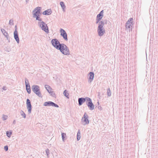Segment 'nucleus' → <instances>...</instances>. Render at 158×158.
<instances>
[{
	"label": "nucleus",
	"instance_id": "f257e3e1",
	"mask_svg": "<svg viewBox=\"0 0 158 158\" xmlns=\"http://www.w3.org/2000/svg\"><path fill=\"white\" fill-rule=\"evenodd\" d=\"M51 43L52 46L58 50H59L64 54H68L69 50L66 46L63 44H60L56 39L52 40Z\"/></svg>",
	"mask_w": 158,
	"mask_h": 158
},
{
	"label": "nucleus",
	"instance_id": "f03ea898",
	"mask_svg": "<svg viewBox=\"0 0 158 158\" xmlns=\"http://www.w3.org/2000/svg\"><path fill=\"white\" fill-rule=\"evenodd\" d=\"M104 25V22L101 21L99 24L97 28V32L98 35L99 36H102L105 33V31L104 28L103 27Z\"/></svg>",
	"mask_w": 158,
	"mask_h": 158
},
{
	"label": "nucleus",
	"instance_id": "7ed1b4c3",
	"mask_svg": "<svg viewBox=\"0 0 158 158\" xmlns=\"http://www.w3.org/2000/svg\"><path fill=\"white\" fill-rule=\"evenodd\" d=\"M31 89L33 92L39 97L42 98V96L40 91V87L36 85H33L31 86Z\"/></svg>",
	"mask_w": 158,
	"mask_h": 158
},
{
	"label": "nucleus",
	"instance_id": "20e7f679",
	"mask_svg": "<svg viewBox=\"0 0 158 158\" xmlns=\"http://www.w3.org/2000/svg\"><path fill=\"white\" fill-rule=\"evenodd\" d=\"M41 29L45 32L48 33L49 32L48 27L47 24L43 21L38 23Z\"/></svg>",
	"mask_w": 158,
	"mask_h": 158
},
{
	"label": "nucleus",
	"instance_id": "39448f33",
	"mask_svg": "<svg viewBox=\"0 0 158 158\" xmlns=\"http://www.w3.org/2000/svg\"><path fill=\"white\" fill-rule=\"evenodd\" d=\"M88 115L85 112L81 119L82 124L84 125L88 124L89 123V120L88 119Z\"/></svg>",
	"mask_w": 158,
	"mask_h": 158
},
{
	"label": "nucleus",
	"instance_id": "423d86ee",
	"mask_svg": "<svg viewBox=\"0 0 158 158\" xmlns=\"http://www.w3.org/2000/svg\"><path fill=\"white\" fill-rule=\"evenodd\" d=\"M87 99L86 101V105L90 110H93L94 109V106L92 102L91 99L90 98H87Z\"/></svg>",
	"mask_w": 158,
	"mask_h": 158
},
{
	"label": "nucleus",
	"instance_id": "0eeeda50",
	"mask_svg": "<svg viewBox=\"0 0 158 158\" xmlns=\"http://www.w3.org/2000/svg\"><path fill=\"white\" fill-rule=\"evenodd\" d=\"M44 106H52L56 107H59L58 105L51 101H48L45 102L44 104Z\"/></svg>",
	"mask_w": 158,
	"mask_h": 158
},
{
	"label": "nucleus",
	"instance_id": "6e6552de",
	"mask_svg": "<svg viewBox=\"0 0 158 158\" xmlns=\"http://www.w3.org/2000/svg\"><path fill=\"white\" fill-rule=\"evenodd\" d=\"M26 104L27 108L28 109L29 114L31 113V102L29 99H27L26 101Z\"/></svg>",
	"mask_w": 158,
	"mask_h": 158
},
{
	"label": "nucleus",
	"instance_id": "1a4fd4ad",
	"mask_svg": "<svg viewBox=\"0 0 158 158\" xmlns=\"http://www.w3.org/2000/svg\"><path fill=\"white\" fill-rule=\"evenodd\" d=\"M41 7H37L35 8L33 11V12H35L33 14V16H36V15H39L40 14H41Z\"/></svg>",
	"mask_w": 158,
	"mask_h": 158
},
{
	"label": "nucleus",
	"instance_id": "9d476101",
	"mask_svg": "<svg viewBox=\"0 0 158 158\" xmlns=\"http://www.w3.org/2000/svg\"><path fill=\"white\" fill-rule=\"evenodd\" d=\"M60 32L61 33L60 35L63 37L65 40H68L67 34L65 31L63 29L61 28Z\"/></svg>",
	"mask_w": 158,
	"mask_h": 158
},
{
	"label": "nucleus",
	"instance_id": "9b49d317",
	"mask_svg": "<svg viewBox=\"0 0 158 158\" xmlns=\"http://www.w3.org/2000/svg\"><path fill=\"white\" fill-rule=\"evenodd\" d=\"M87 98H89L87 97L85 98H78V105L79 106H81L86 101H87Z\"/></svg>",
	"mask_w": 158,
	"mask_h": 158
},
{
	"label": "nucleus",
	"instance_id": "f8f14e48",
	"mask_svg": "<svg viewBox=\"0 0 158 158\" xmlns=\"http://www.w3.org/2000/svg\"><path fill=\"white\" fill-rule=\"evenodd\" d=\"M89 75V76L88 79V82L89 83H91L93 80L94 74L93 72H90Z\"/></svg>",
	"mask_w": 158,
	"mask_h": 158
},
{
	"label": "nucleus",
	"instance_id": "ddd939ff",
	"mask_svg": "<svg viewBox=\"0 0 158 158\" xmlns=\"http://www.w3.org/2000/svg\"><path fill=\"white\" fill-rule=\"evenodd\" d=\"M14 38L16 41L17 42L18 44L19 42V40L18 34L17 31L16 29H15V30L14 32Z\"/></svg>",
	"mask_w": 158,
	"mask_h": 158
},
{
	"label": "nucleus",
	"instance_id": "4468645a",
	"mask_svg": "<svg viewBox=\"0 0 158 158\" xmlns=\"http://www.w3.org/2000/svg\"><path fill=\"white\" fill-rule=\"evenodd\" d=\"M52 13V11L50 9H48L44 11L42 14L44 15H49Z\"/></svg>",
	"mask_w": 158,
	"mask_h": 158
},
{
	"label": "nucleus",
	"instance_id": "2eb2a0df",
	"mask_svg": "<svg viewBox=\"0 0 158 158\" xmlns=\"http://www.w3.org/2000/svg\"><path fill=\"white\" fill-rule=\"evenodd\" d=\"M1 31L4 35L6 37L7 39L8 40H9V39L8 37V33L4 29H2Z\"/></svg>",
	"mask_w": 158,
	"mask_h": 158
},
{
	"label": "nucleus",
	"instance_id": "dca6fc26",
	"mask_svg": "<svg viewBox=\"0 0 158 158\" xmlns=\"http://www.w3.org/2000/svg\"><path fill=\"white\" fill-rule=\"evenodd\" d=\"M103 15V10H102L97 16L96 18L101 19Z\"/></svg>",
	"mask_w": 158,
	"mask_h": 158
},
{
	"label": "nucleus",
	"instance_id": "f3484780",
	"mask_svg": "<svg viewBox=\"0 0 158 158\" xmlns=\"http://www.w3.org/2000/svg\"><path fill=\"white\" fill-rule=\"evenodd\" d=\"M45 88L48 93L51 91L52 88L49 85H45Z\"/></svg>",
	"mask_w": 158,
	"mask_h": 158
},
{
	"label": "nucleus",
	"instance_id": "a211bd4d",
	"mask_svg": "<svg viewBox=\"0 0 158 158\" xmlns=\"http://www.w3.org/2000/svg\"><path fill=\"white\" fill-rule=\"evenodd\" d=\"M60 5L61 6L63 10V11H65V6L64 5V2H60Z\"/></svg>",
	"mask_w": 158,
	"mask_h": 158
},
{
	"label": "nucleus",
	"instance_id": "6ab92c4d",
	"mask_svg": "<svg viewBox=\"0 0 158 158\" xmlns=\"http://www.w3.org/2000/svg\"><path fill=\"white\" fill-rule=\"evenodd\" d=\"M81 133L80 131V130H78L77 132V140H79L81 137Z\"/></svg>",
	"mask_w": 158,
	"mask_h": 158
},
{
	"label": "nucleus",
	"instance_id": "aec40b11",
	"mask_svg": "<svg viewBox=\"0 0 158 158\" xmlns=\"http://www.w3.org/2000/svg\"><path fill=\"white\" fill-rule=\"evenodd\" d=\"M61 136H62V140L64 142L65 140L66 139V134L64 133H61Z\"/></svg>",
	"mask_w": 158,
	"mask_h": 158
},
{
	"label": "nucleus",
	"instance_id": "412c9836",
	"mask_svg": "<svg viewBox=\"0 0 158 158\" xmlns=\"http://www.w3.org/2000/svg\"><path fill=\"white\" fill-rule=\"evenodd\" d=\"M63 94L68 98H69V94L67 93V91L66 90H65L64 91Z\"/></svg>",
	"mask_w": 158,
	"mask_h": 158
},
{
	"label": "nucleus",
	"instance_id": "4be33fe9",
	"mask_svg": "<svg viewBox=\"0 0 158 158\" xmlns=\"http://www.w3.org/2000/svg\"><path fill=\"white\" fill-rule=\"evenodd\" d=\"M106 93L108 97H110L111 96V93L110 88L107 89Z\"/></svg>",
	"mask_w": 158,
	"mask_h": 158
},
{
	"label": "nucleus",
	"instance_id": "5701e85b",
	"mask_svg": "<svg viewBox=\"0 0 158 158\" xmlns=\"http://www.w3.org/2000/svg\"><path fill=\"white\" fill-rule=\"evenodd\" d=\"M133 23V19L132 18H130L127 21L126 23L127 24H131V23L132 24Z\"/></svg>",
	"mask_w": 158,
	"mask_h": 158
},
{
	"label": "nucleus",
	"instance_id": "b1692460",
	"mask_svg": "<svg viewBox=\"0 0 158 158\" xmlns=\"http://www.w3.org/2000/svg\"><path fill=\"white\" fill-rule=\"evenodd\" d=\"M20 113L22 116L24 118H26V115L22 110L21 111Z\"/></svg>",
	"mask_w": 158,
	"mask_h": 158
},
{
	"label": "nucleus",
	"instance_id": "393cba45",
	"mask_svg": "<svg viewBox=\"0 0 158 158\" xmlns=\"http://www.w3.org/2000/svg\"><path fill=\"white\" fill-rule=\"evenodd\" d=\"M12 134V132H9V131H7L6 132V135L9 137H10L11 136V134Z\"/></svg>",
	"mask_w": 158,
	"mask_h": 158
},
{
	"label": "nucleus",
	"instance_id": "a878e982",
	"mask_svg": "<svg viewBox=\"0 0 158 158\" xmlns=\"http://www.w3.org/2000/svg\"><path fill=\"white\" fill-rule=\"evenodd\" d=\"M7 117H8L7 115L3 114V116L2 117V119L3 120H6L7 119Z\"/></svg>",
	"mask_w": 158,
	"mask_h": 158
},
{
	"label": "nucleus",
	"instance_id": "bb28decb",
	"mask_svg": "<svg viewBox=\"0 0 158 158\" xmlns=\"http://www.w3.org/2000/svg\"><path fill=\"white\" fill-rule=\"evenodd\" d=\"M50 94L52 97H54L55 96V94L53 91H51L49 92Z\"/></svg>",
	"mask_w": 158,
	"mask_h": 158
},
{
	"label": "nucleus",
	"instance_id": "cd10ccee",
	"mask_svg": "<svg viewBox=\"0 0 158 158\" xmlns=\"http://www.w3.org/2000/svg\"><path fill=\"white\" fill-rule=\"evenodd\" d=\"M45 152H46V153L47 154L48 157V156H49L48 155H49V150L48 149H47L46 150Z\"/></svg>",
	"mask_w": 158,
	"mask_h": 158
},
{
	"label": "nucleus",
	"instance_id": "c85d7f7f",
	"mask_svg": "<svg viewBox=\"0 0 158 158\" xmlns=\"http://www.w3.org/2000/svg\"><path fill=\"white\" fill-rule=\"evenodd\" d=\"M9 24L10 25H14V21L12 19H11L10 20L9 22Z\"/></svg>",
	"mask_w": 158,
	"mask_h": 158
},
{
	"label": "nucleus",
	"instance_id": "c756f323",
	"mask_svg": "<svg viewBox=\"0 0 158 158\" xmlns=\"http://www.w3.org/2000/svg\"><path fill=\"white\" fill-rule=\"evenodd\" d=\"M131 24H127L126 23L125 27L126 28L130 29L131 28Z\"/></svg>",
	"mask_w": 158,
	"mask_h": 158
},
{
	"label": "nucleus",
	"instance_id": "7c9ffc66",
	"mask_svg": "<svg viewBox=\"0 0 158 158\" xmlns=\"http://www.w3.org/2000/svg\"><path fill=\"white\" fill-rule=\"evenodd\" d=\"M40 15H36V16H33V17L34 18H36V20H39V19L40 18Z\"/></svg>",
	"mask_w": 158,
	"mask_h": 158
},
{
	"label": "nucleus",
	"instance_id": "2f4dec72",
	"mask_svg": "<svg viewBox=\"0 0 158 158\" xmlns=\"http://www.w3.org/2000/svg\"><path fill=\"white\" fill-rule=\"evenodd\" d=\"M25 85L26 89L28 88H29V87L30 88H31L30 84L29 83H26V84H25Z\"/></svg>",
	"mask_w": 158,
	"mask_h": 158
},
{
	"label": "nucleus",
	"instance_id": "473e14b6",
	"mask_svg": "<svg viewBox=\"0 0 158 158\" xmlns=\"http://www.w3.org/2000/svg\"><path fill=\"white\" fill-rule=\"evenodd\" d=\"M26 89L27 91L28 94H30L31 93V88H30L29 87V88H28Z\"/></svg>",
	"mask_w": 158,
	"mask_h": 158
},
{
	"label": "nucleus",
	"instance_id": "72a5a7b5",
	"mask_svg": "<svg viewBox=\"0 0 158 158\" xmlns=\"http://www.w3.org/2000/svg\"><path fill=\"white\" fill-rule=\"evenodd\" d=\"M101 20V19H98V18H96V23L97 24L98 23H99L101 21H100Z\"/></svg>",
	"mask_w": 158,
	"mask_h": 158
},
{
	"label": "nucleus",
	"instance_id": "f704fd0d",
	"mask_svg": "<svg viewBox=\"0 0 158 158\" xmlns=\"http://www.w3.org/2000/svg\"><path fill=\"white\" fill-rule=\"evenodd\" d=\"M4 150L6 151L8 150V147L7 145L5 146L4 147Z\"/></svg>",
	"mask_w": 158,
	"mask_h": 158
},
{
	"label": "nucleus",
	"instance_id": "c9c22d12",
	"mask_svg": "<svg viewBox=\"0 0 158 158\" xmlns=\"http://www.w3.org/2000/svg\"><path fill=\"white\" fill-rule=\"evenodd\" d=\"M2 89L4 90H6L7 89V87L6 86H4L2 88Z\"/></svg>",
	"mask_w": 158,
	"mask_h": 158
},
{
	"label": "nucleus",
	"instance_id": "e433bc0d",
	"mask_svg": "<svg viewBox=\"0 0 158 158\" xmlns=\"http://www.w3.org/2000/svg\"><path fill=\"white\" fill-rule=\"evenodd\" d=\"M25 84L29 82L28 80L26 78H25Z\"/></svg>",
	"mask_w": 158,
	"mask_h": 158
},
{
	"label": "nucleus",
	"instance_id": "4c0bfd02",
	"mask_svg": "<svg viewBox=\"0 0 158 158\" xmlns=\"http://www.w3.org/2000/svg\"><path fill=\"white\" fill-rule=\"evenodd\" d=\"M98 109H99V110H101V109H102V107L101 106H98Z\"/></svg>",
	"mask_w": 158,
	"mask_h": 158
},
{
	"label": "nucleus",
	"instance_id": "58836bf2",
	"mask_svg": "<svg viewBox=\"0 0 158 158\" xmlns=\"http://www.w3.org/2000/svg\"><path fill=\"white\" fill-rule=\"evenodd\" d=\"M38 20V21H41V22L42 21V19H41V18H40L39 19V20Z\"/></svg>",
	"mask_w": 158,
	"mask_h": 158
},
{
	"label": "nucleus",
	"instance_id": "ea45409f",
	"mask_svg": "<svg viewBox=\"0 0 158 158\" xmlns=\"http://www.w3.org/2000/svg\"><path fill=\"white\" fill-rule=\"evenodd\" d=\"M13 123L14 124H15V120H14L13 122Z\"/></svg>",
	"mask_w": 158,
	"mask_h": 158
},
{
	"label": "nucleus",
	"instance_id": "a19ab883",
	"mask_svg": "<svg viewBox=\"0 0 158 158\" xmlns=\"http://www.w3.org/2000/svg\"><path fill=\"white\" fill-rule=\"evenodd\" d=\"M15 29H16L17 30V26L16 25L15 26Z\"/></svg>",
	"mask_w": 158,
	"mask_h": 158
},
{
	"label": "nucleus",
	"instance_id": "79ce46f5",
	"mask_svg": "<svg viewBox=\"0 0 158 158\" xmlns=\"http://www.w3.org/2000/svg\"><path fill=\"white\" fill-rule=\"evenodd\" d=\"M97 103H98V105L99 104V103L98 102Z\"/></svg>",
	"mask_w": 158,
	"mask_h": 158
},
{
	"label": "nucleus",
	"instance_id": "37998d69",
	"mask_svg": "<svg viewBox=\"0 0 158 158\" xmlns=\"http://www.w3.org/2000/svg\"><path fill=\"white\" fill-rule=\"evenodd\" d=\"M106 22H107V20H106Z\"/></svg>",
	"mask_w": 158,
	"mask_h": 158
},
{
	"label": "nucleus",
	"instance_id": "c03bdc74",
	"mask_svg": "<svg viewBox=\"0 0 158 158\" xmlns=\"http://www.w3.org/2000/svg\"><path fill=\"white\" fill-rule=\"evenodd\" d=\"M26 2H27V0H26Z\"/></svg>",
	"mask_w": 158,
	"mask_h": 158
}]
</instances>
